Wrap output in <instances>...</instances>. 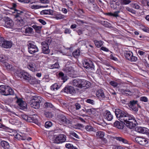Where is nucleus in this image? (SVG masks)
<instances>
[{"mask_svg":"<svg viewBox=\"0 0 149 149\" xmlns=\"http://www.w3.org/2000/svg\"><path fill=\"white\" fill-rule=\"evenodd\" d=\"M36 116L35 117L34 116H31L29 117V122H32L35 123V124H38V121L36 118Z\"/></svg>","mask_w":149,"mask_h":149,"instance_id":"obj_26","label":"nucleus"},{"mask_svg":"<svg viewBox=\"0 0 149 149\" xmlns=\"http://www.w3.org/2000/svg\"><path fill=\"white\" fill-rule=\"evenodd\" d=\"M3 21L5 22L4 25L5 27L13 29H16L14 22L10 18L7 16L4 17Z\"/></svg>","mask_w":149,"mask_h":149,"instance_id":"obj_5","label":"nucleus"},{"mask_svg":"<svg viewBox=\"0 0 149 149\" xmlns=\"http://www.w3.org/2000/svg\"><path fill=\"white\" fill-rule=\"evenodd\" d=\"M120 121V122L118 121H116L114 123L113 126L118 129H122L123 128L124 124L123 123L124 122Z\"/></svg>","mask_w":149,"mask_h":149,"instance_id":"obj_21","label":"nucleus"},{"mask_svg":"<svg viewBox=\"0 0 149 149\" xmlns=\"http://www.w3.org/2000/svg\"><path fill=\"white\" fill-rule=\"evenodd\" d=\"M123 138H122L121 137H117L115 136L114 137V138L117 140H118L120 141H122V139Z\"/></svg>","mask_w":149,"mask_h":149,"instance_id":"obj_64","label":"nucleus"},{"mask_svg":"<svg viewBox=\"0 0 149 149\" xmlns=\"http://www.w3.org/2000/svg\"><path fill=\"white\" fill-rule=\"evenodd\" d=\"M58 118V121L61 123L69 124L70 123V120L67 119L63 115H59Z\"/></svg>","mask_w":149,"mask_h":149,"instance_id":"obj_16","label":"nucleus"},{"mask_svg":"<svg viewBox=\"0 0 149 149\" xmlns=\"http://www.w3.org/2000/svg\"><path fill=\"white\" fill-rule=\"evenodd\" d=\"M96 96L100 98L104 99L105 98V96L102 90H99L96 93Z\"/></svg>","mask_w":149,"mask_h":149,"instance_id":"obj_24","label":"nucleus"},{"mask_svg":"<svg viewBox=\"0 0 149 149\" xmlns=\"http://www.w3.org/2000/svg\"><path fill=\"white\" fill-rule=\"evenodd\" d=\"M28 68L29 69L33 72H35L36 70V64L34 63H31L29 65Z\"/></svg>","mask_w":149,"mask_h":149,"instance_id":"obj_27","label":"nucleus"},{"mask_svg":"<svg viewBox=\"0 0 149 149\" xmlns=\"http://www.w3.org/2000/svg\"><path fill=\"white\" fill-rule=\"evenodd\" d=\"M50 68L51 69L54 68H58L59 67V65L58 63L56 62L54 64L50 65Z\"/></svg>","mask_w":149,"mask_h":149,"instance_id":"obj_41","label":"nucleus"},{"mask_svg":"<svg viewBox=\"0 0 149 149\" xmlns=\"http://www.w3.org/2000/svg\"><path fill=\"white\" fill-rule=\"evenodd\" d=\"M42 52L45 54H48L50 52V50L49 49V47L42 48Z\"/></svg>","mask_w":149,"mask_h":149,"instance_id":"obj_33","label":"nucleus"},{"mask_svg":"<svg viewBox=\"0 0 149 149\" xmlns=\"http://www.w3.org/2000/svg\"><path fill=\"white\" fill-rule=\"evenodd\" d=\"M127 120H124V124L128 127L132 129L136 125V121L133 116L130 115L127 118Z\"/></svg>","mask_w":149,"mask_h":149,"instance_id":"obj_4","label":"nucleus"},{"mask_svg":"<svg viewBox=\"0 0 149 149\" xmlns=\"http://www.w3.org/2000/svg\"><path fill=\"white\" fill-rule=\"evenodd\" d=\"M63 90L65 92L72 95L75 93L74 89L71 86L65 87L63 89Z\"/></svg>","mask_w":149,"mask_h":149,"instance_id":"obj_20","label":"nucleus"},{"mask_svg":"<svg viewBox=\"0 0 149 149\" xmlns=\"http://www.w3.org/2000/svg\"><path fill=\"white\" fill-rule=\"evenodd\" d=\"M80 51L79 49H77L74 51L72 53L73 55L75 57L76 56H79L80 54Z\"/></svg>","mask_w":149,"mask_h":149,"instance_id":"obj_40","label":"nucleus"},{"mask_svg":"<svg viewBox=\"0 0 149 149\" xmlns=\"http://www.w3.org/2000/svg\"><path fill=\"white\" fill-rule=\"evenodd\" d=\"M22 32L26 34H32L33 32L32 28L25 26L21 29Z\"/></svg>","mask_w":149,"mask_h":149,"instance_id":"obj_15","label":"nucleus"},{"mask_svg":"<svg viewBox=\"0 0 149 149\" xmlns=\"http://www.w3.org/2000/svg\"><path fill=\"white\" fill-rule=\"evenodd\" d=\"M125 56L126 59L131 61H136L137 59L136 57L133 56V54L131 52L127 51Z\"/></svg>","mask_w":149,"mask_h":149,"instance_id":"obj_10","label":"nucleus"},{"mask_svg":"<svg viewBox=\"0 0 149 149\" xmlns=\"http://www.w3.org/2000/svg\"><path fill=\"white\" fill-rule=\"evenodd\" d=\"M53 12V11L52 10H45L41 11L40 12V14L41 15H52Z\"/></svg>","mask_w":149,"mask_h":149,"instance_id":"obj_23","label":"nucleus"},{"mask_svg":"<svg viewBox=\"0 0 149 149\" xmlns=\"http://www.w3.org/2000/svg\"><path fill=\"white\" fill-rule=\"evenodd\" d=\"M42 100V98L40 96H33L29 102L30 106L34 109H38L40 107V103Z\"/></svg>","mask_w":149,"mask_h":149,"instance_id":"obj_1","label":"nucleus"},{"mask_svg":"<svg viewBox=\"0 0 149 149\" xmlns=\"http://www.w3.org/2000/svg\"><path fill=\"white\" fill-rule=\"evenodd\" d=\"M101 23L102 24L107 27H111V24L106 21H101Z\"/></svg>","mask_w":149,"mask_h":149,"instance_id":"obj_32","label":"nucleus"},{"mask_svg":"<svg viewBox=\"0 0 149 149\" xmlns=\"http://www.w3.org/2000/svg\"><path fill=\"white\" fill-rule=\"evenodd\" d=\"M41 3H45V4H47L48 3H49V0H39Z\"/></svg>","mask_w":149,"mask_h":149,"instance_id":"obj_57","label":"nucleus"},{"mask_svg":"<svg viewBox=\"0 0 149 149\" xmlns=\"http://www.w3.org/2000/svg\"><path fill=\"white\" fill-rule=\"evenodd\" d=\"M16 24L17 26H23L24 24L23 19L20 17H16Z\"/></svg>","mask_w":149,"mask_h":149,"instance_id":"obj_22","label":"nucleus"},{"mask_svg":"<svg viewBox=\"0 0 149 149\" xmlns=\"http://www.w3.org/2000/svg\"><path fill=\"white\" fill-rule=\"evenodd\" d=\"M0 45L3 48H9L11 47L12 43L9 41L4 40L3 38L1 37L0 38Z\"/></svg>","mask_w":149,"mask_h":149,"instance_id":"obj_9","label":"nucleus"},{"mask_svg":"<svg viewBox=\"0 0 149 149\" xmlns=\"http://www.w3.org/2000/svg\"><path fill=\"white\" fill-rule=\"evenodd\" d=\"M58 75L59 77L61 78V79L63 80V82H65L67 80V78L66 77L64 76V74L63 72H60L58 74Z\"/></svg>","mask_w":149,"mask_h":149,"instance_id":"obj_34","label":"nucleus"},{"mask_svg":"<svg viewBox=\"0 0 149 149\" xmlns=\"http://www.w3.org/2000/svg\"><path fill=\"white\" fill-rule=\"evenodd\" d=\"M6 60V57L5 55L1 54L0 55V60L2 61H4Z\"/></svg>","mask_w":149,"mask_h":149,"instance_id":"obj_48","label":"nucleus"},{"mask_svg":"<svg viewBox=\"0 0 149 149\" xmlns=\"http://www.w3.org/2000/svg\"><path fill=\"white\" fill-rule=\"evenodd\" d=\"M45 116L47 118H50L51 116V114L49 112H45Z\"/></svg>","mask_w":149,"mask_h":149,"instance_id":"obj_60","label":"nucleus"},{"mask_svg":"<svg viewBox=\"0 0 149 149\" xmlns=\"http://www.w3.org/2000/svg\"><path fill=\"white\" fill-rule=\"evenodd\" d=\"M66 136L63 134L58 135L55 139L54 142L56 143H62L65 141Z\"/></svg>","mask_w":149,"mask_h":149,"instance_id":"obj_13","label":"nucleus"},{"mask_svg":"<svg viewBox=\"0 0 149 149\" xmlns=\"http://www.w3.org/2000/svg\"><path fill=\"white\" fill-rule=\"evenodd\" d=\"M74 105L76 107V109L77 110L79 109L81 107L80 104L77 103H75Z\"/></svg>","mask_w":149,"mask_h":149,"instance_id":"obj_54","label":"nucleus"},{"mask_svg":"<svg viewBox=\"0 0 149 149\" xmlns=\"http://www.w3.org/2000/svg\"><path fill=\"white\" fill-rule=\"evenodd\" d=\"M80 88H89L91 86V83L84 79H80Z\"/></svg>","mask_w":149,"mask_h":149,"instance_id":"obj_18","label":"nucleus"},{"mask_svg":"<svg viewBox=\"0 0 149 149\" xmlns=\"http://www.w3.org/2000/svg\"><path fill=\"white\" fill-rule=\"evenodd\" d=\"M135 139L138 143L142 145H145L148 143L146 139L141 137H137L135 138Z\"/></svg>","mask_w":149,"mask_h":149,"instance_id":"obj_17","label":"nucleus"},{"mask_svg":"<svg viewBox=\"0 0 149 149\" xmlns=\"http://www.w3.org/2000/svg\"><path fill=\"white\" fill-rule=\"evenodd\" d=\"M22 118L24 120L29 122V117H28L26 115H23V116H22Z\"/></svg>","mask_w":149,"mask_h":149,"instance_id":"obj_58","label":"nucleus"},{"mask_svg":"<svg viewBox=\"0 0 149 149\" xmlns=\"http://www.w3.org/2000/svg\"><path fill=\"white\" fill-rule=\"evenodd\" d=\"M71 67H68L64 69L63 70L66 73L69 72V73H70V72H71Z\"/></svg>","mask_w":149,"mask_h":149,"instance_id":"obj_43","label":"nucleus"},{"mask_svg":"<svg viewBox=\"0 0 149 149\" xmlns=\"http://www.w3.org/2000/svg\"><path fill=\"white\" fill-rule=\"evenodd\" d=\"M48 7L47 5H46L45 6H38V5H33L32 6V8L35 9L39 8H46Z\"/></svg>","mask_w":149,"mask_h":149,"instance_id":"obj_37","label":"nucleus"},{"mask_svg":"<svg viewBox=\"0 0 149 149\" xmlns=\"http://www.w3.org/2000/svg\"><path fill=\"white\" fill-rule=\"evenodd\" d=\"M123 92L127 95H131L132 94V92L128 89H123Z\"/></svg>","mask_w":149,"mask_h":149,"instance_id":"obj_42","label":"nucleus"},{"mask_svg":"<svg viewBox=\"0 0 149 149\" xmlns=\"http://www.w3.org/2000/svg\"><path fill=\"white\" fill-rule=\"evenodd\" d=\"M83 64L84 67L88 70L94 69V66L93 63L89 59H85L83 63Z\"/></svg>","mask_w":149,"mask_h":149,"instance_id":"obj_7","label":"nucleus"},{"mask_svg":"<svg viewBox=\"0 0 149 149\" xmlns=\"http://www.w3.org/2000/svg\"><path fill=\"white\" fill-rule=\"evenodd\" d=\"M135 131L139 133L146 134L149 136V129L146 127H138L135 128Z\"/></svg>","mask_w":149,"mask_h":149,"instance_id":"obj_12","label":"nucleus"},{"mask_svg":"<svg viewBox=\"0 0 149 149\" xmlns=\"http://www.w3.org/2000/svg\"><path fill=\"white\" fill-rule=\"evenodd\" d=\"M16 97L17 98V103L19 105V108L22 109L24 110L26 109L27 104L26 102L23 101L21 99H18L17 97Z\"/></svg>","mask_w":149,"mask_h":149,"instance_id":"obj_14","label":"nucleus"},{"mask_svg":"<svg viewBox=\"0 0 149 149\" xmlns=\"http://www.w3.org/2000/svg\"><path fill=\"white\" fill-rule=\"evenodd\" d=\"M52 125V123L50 121L46 122L45 124V127L47 128L50 127Z\"/></svg>","mask_w":149,"mask_h":149,"instance_id":"obj_44","label":"nucleus"},{"mask_svg":"<svg viewBox=\"0 0 149 149\" xmlns=\"http://www.w3.org/2000/svg\"><path fill=\"white\" fill-rule=\"evenodd\" d=\"M44 106L45 108H52L53 107V105L51 103L47 102L45 103Z\"/></svg>","mask_w":149,"mask_h":149,"instance_id":"obj_39","label":"nucleus"},{"mask_svg":"<svg viewBox=\"0 0 149 149\" xmlns=\"http://www.w3.org/2000/svg\"><path fill=\"white\" fill-rule=\"evenodd\" d=\"M27 45L28 46V52L31 54H33L38 51V49L37 46L34 45L32 41H28Z\"/></svg>","mask_w":149,"mask_h":149,"instance_id":"obj_6","label":"nucleus"},{"mask_svg":"<svg viewBox=\"0 0 149 149\" xmlns=\"http://www.w3.org/2000/svg\"><path fill=\"white\" fill-rule=\"evenodd\" d=\"M71 31L70 29L66 28L64 31V33L65 34H70L71 33Z\"/></svg>","mask_w":149,"mask_h":149,"instance_id":"obj_59","label":"nucleus"},{"mask_svg":"<svg viewBox=\"0 0 149 149\" xmlns=\"http://www.w3.org/2000/svg\"><path fill=\"white\" fill-rule=\"evenodd\" d=\"M104 118L108 121H111L113 119V115L108 111L105 112L103 115Z\"/></svg>","mask_w":149,"mask_h":149,"instance_id":"obj_19","label":"nucleus"},{"mask_svg":"<svg viewBox=\"0 0 149 149\" xmlns=\"http://www.w3.org/2000/svg\"><path fill=\"white\" fill-rule=\"evenodd\" d=\"M70 135H71L75 137L76 138L79 139V136L73 131L70 132Z\"/></svg>","mask_w":149,"mask_h":149,"instance_id":"obj_49","label":"nucleus"},{"mask_svg":"<svg viewBox=\"0 0 149 149\" xmlns=\"http://www.w3.org/2000/svg\"><path fill=\"white\" fill-rule=\"evenodd\" d=\"M60 87H58V85L56 83L54 84L51 86V90L53 91L55 89L57 90Z\"/></svg>","mask_w":149,"mask_h":149,"instance_id":"obj_36","label":"nucleus"},{"mask_svg":"<svg viewBox=\"0 0 149 149\" xmlns=\"http://www.w3.org/2000/svg\"><path fill=\"white\" fill-rule=\"evenodd\" d=\"M120 3L122 4L127 5L128 4L131 2L130 0H120Z\"/></svg>","mask_w":149,"mask_h":149,"instance_id":"obj_38","label":"nucleus"},{"mask_svg":"<svg viewBox=\"0 0 149 149\" xmlns=\"http://www.w3.org/2000/svg\"><path fill=\"white\" fill-rule=\"evenodd\" d=\"M38 20L39 22L42 24L43 25H44L46 24V22L43 20L41 19H39Z\"/></svg>","mask_w":149,"mask_h":149,"instance_id":"obj_63","label":"nucleus"},{"mask_svg":"<svg viewBox=\"0 0 149 149\" xmlns=\"http://www.w3.org/2000/svg\"><path fill=\"white\" fill-rule=\"evenodd\" d=\"M104 132L98 131L96 132V135L97 138L101 139L104 137Z\"/></svg>","mask_w":149,"mask_h":149,"instance_id":"obj_31","label":"nucleus"},{"mask_svg":"<svg viewBox=\"0 0 149 149\" xmlns=\"http://www.w3.org/2000/svg\"><path fill=\"white\" fill-rule=\"evenodd\" d=\"M140 100L144 102H147L148 101V99L146 97H142L140 98Z\"/></svg>","mask_w":149,"mask_h":149,"instance_id":"obj_56","label":"nucleus"},{"mask_svg":"<svg viewBox=\"0 0 149 149\" xmlns=\"http://www.w3.org/2000/svg\"><path fill=\"white\" fill-rule=\"evenodd\" d=\"M5 65L7 68L11 71H14V67L12 65L9 64L8 63H6Z\"/></svg>","mask_w":149,"mask_h":149,"instance_id":"obj_35","label":"nucleus"},{"mask_svg":"<svg viewBox=\"0 0 149 149\" xmlns=\"http://www.w3.org/2000/svg\"><path fill=\"white\" fill-rule=\"evenodd\" d=\"M115 113L117 118L120 121L122 122L124 120H127V117L130 115L126 111L121 110L120 109H116Z\"/></svg>","mask_w":149,"mask_h":149,"instance_id":"obj_2","label":"nucleus"},{"mask_svg":"<svg viewBox=\"0 0 149 149\" xmlns=\"http://www.w3.org/2000/svg\"><path fill=\"white\" fill-rule=\"evenodd\" d=\"M100 49L103 51L106 52H108L109 51V49L105 47H101Z\"/></svg>","mask_w":149,"mask_h":149,"instance_id":"obj_61","label":"nucleus"},{"mask_svg":"<svg viewBox=\"0 0 149 149\" xmlns=\"http://www.w3.org/2000/svg\"><path fill=\"white\" fill-rule=\"evenodd\" d=\"M85 128L86 130L88 131H92L93 130V129L92 127L88 125L86 126Z\"/></svg>","mask_w":149,"mask_h":149,"instance_id":"obj_50","label":"nucleus"},{"mask_svg":"<svg viewBox=\"0 0 149 149\" xmlns=\"http://www.w3.org/2000/svg\"><path fill=\"white\" fill-rule=\"evenodd\" d=\"M64 16L61 14L58 15L56 16V18L57 19H61L64 18Z\"/></svg>","mask_w":149,"mask_h":149,"instance_id":"obj_53","label":"nucleus"},{"mask_svg":"<svg viewBox=\"0 0 149 149\" xmlns=\"http://www.w3.org/2000/svg\"><path fill=\"white\" fill-rule=\"evenodd\" d=\"M41 45L42 46V48L49 47L47 43L45 41H43L41 43Z\"/></svg>","mask_w":149,"mask_h":149,"instance_id":"obj_52","label":"nucleus"},{"mask_svg":"<svg viewBox=\"0 0 149 149\" xmlns=\"http://www.w3.org/2000/svg\"><path fill=\"white\" fill-rule=\"evenodd\" d=\"M109 84L113 86L114 87H116L118 85L117 82L113 81H110Z\"/></svg>","mask_w":149,"mask_h":149,"instance_id":"obj_47","label":"nucleus"},{"mask_svg":"<svg viewBox=\"0 0 149 149\" xmlns=\"http://www.w3.org/2000/svg\"><path fill=\"white\" fill-rule=\"evenodd\" d=\"M120 12L119 11H116L115 12L113 13V16L117 17H119V16L118 15V13Z\"/></svg>","mask_w":149,"mask_h":149,"instance_id":"obj_55","label":"nucleus"},{"mask_svg":"<svg viewBox=\"0 0 149 149\" xmlns=\"http://www.w3.org/2000/svg\"><path fill=\"white\" fill-rule=\"evenodd\" d=\"M137 102L138 101L137 100H131L128 104V106L132 110L137 111L138 110L137 107L138 104Z\"/></svg>","mask_w":149,"mask_h":149,"instance_id":"obj_11","label":"nucleus"},{"mask_svg":"<svg viewBox=\"0 0 149 149\" xmlns=\"http://www.w3.org/2000/svg\"><path fill=\"white\" fill-rule=\"evenodd\" d=\"M86 102L92 105L94 104L95 103V102L93 100L89 99H87Z\"/></svg>","mask_w":149,"mask_h":149,"instance_id":"obj_51","label":"nucleus"},{"mask_svg":"<svg viewBox=\"0 0 149 149\" xmlns=\"http://www.w3.org/2000/svg\"><path fill=\"white\" fill-rule=\"evenodd\" d=\"M94 42L95 45L98 48L101 47L104 43V42L101 40H94Z\"/></svg>","mask_w":149,"mask_h":149,"instance_id":"obj_28","label":"nucleus"},{"mask_svg":"<svg viewBox=\"0 0 149 149\" xmlns=\"http://www.w3.org/2000/svg\"><path fill=\"white\" fill-rule=\"evenodd\" d=\"M73 146L72 144L68 143V144H66L65 145V147L68 148V149H70V148H71V147H72Z\"/></svg>","mask_w":149,"mask_h":149,"instance_id":"obj_62","label":"nucleus"},{"mask_svg":"<svg viewBox=\"0 0 149 149\" xmlns=\"http://www.w3.org/2000/svg\"><path fill=\"white\" fill-rule=\"evenodd\" d=\"M132 7L136 9H139L140 8V6L136 3H132Z\"/></svg>","mask_w":149,"mask_h":149,"instance_id":"obj_46","label":"nucleus"},{"mask_svg":"<svg viewBox=\"0 0 149 149\" xmlns=\"http://www.w3.org/2000/svg\"><path fill=\"white\" fill-rule=\"evenodd\" d=\"M17 76L20 78L23 79L27 80H30L31 79L32 77L29 74L26 72L23 71H20V72L17 71L16 72Z\"/></svg>","mask_w":149,"mask_h":149,"instance_id":"obj_8","label":"nucleus"},{"mask_svg":"<svg viewBox=\"0 0 149 149\" xmlns=\"http://www.w3.org/2000/svg\"><path fill=\"white\" fill-rule=\"evenodd\" d=\"M0 93L5 96L13 95L14 93L13 90L9 86L2 85L0 86Z\"/></svg>","mask_w":149,"mask_h":149,"instance_id":"obj_3","label":"nucleus"},{"mask_svg":"<svg viewBox=\"0 0 149 149\" xmlns=\"http://www.w3.org/2000/svg\"><path fill=\"white\" fill-rule=\"evenodd\" d=\"M80 79H74L73 81L72 84L75 87L80 88Z\"/></svg>","mask_w":149,"mask_h":149,"instance_id":"obj_25","label":"nucleus"},{"mask_svg":"<svg viewBox=\"0 0 149 149\" xmlns=\"http://www.w3.org/2000/svg\"><path fill=\"white\" fill-rule=\"evenodd\" d=\"M15 11H16L17 14L15 15L16 17H20L19 15L23 13V12L22 11L17 10L16 9L15 10Z\"/></svg>","mask_w":149,"mask_h":149,"instance_id":"obj_45","label":"nucleus"},{"mask_svg":"<svg viewBox=\"0 0 149 149\" xmlns=\"http://www.w3.org/2000/svg\"><path fill=\"white\" fill-rule=\"evenodd\" d=\"M32 26L35 30L36 33H40L42 26H37L36 25H33Z\"/></svg>","mask_w":149,"mask_h":149,"instance_id":"obj_30","label":"nucleus"},{"mask_svg":"<svg viewBox=\"0 0 149 149\" xmlns=\"http://www.w3.org/2000/svg\"><path fill=\"white\" fill-rule=\"evenodd\" d=\"M2 146L5 149H8L9 148L10 146L8 142L4 141H2L1 143Z\"/></svg>","mask_w":149,"mask_h":149,"instance_id":"obj_29","label":"nucleus"}]
</instances>
